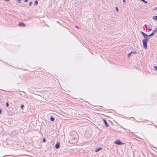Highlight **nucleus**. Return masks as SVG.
Here are the masks:
<instances>
[{
    "instance_id": "6",
    "label": "nucleus",
    "mask_w": 157,
    "mask_h": 157,
    "mask_svg": "<svg viewBox=\"0 0 157 157\" xmlns=\"http://www.w3.org/2000/svg\"><path fill=\"white\" fill-rule=\"evenodd\" d=\"M136 52H134V51H132L131 52H130V53H129L128 54V57H130V56L131 55L132 53H136Z\"/></svg>"
},
{
    "instance_id": "28",
    "label": "nucleus",
    "mask_w": 157,
    "mask_h": 157,
    "mask_svg": "<svg viewBox=\"0 0 157 157\" xmlns=\"http://www.w3.org/2000/svg\"><path fill=\"white\" fill-rule=\"evenodd\" d=\"M76 27H77V28H78V26H76Z\"/></svg>"
},
{
    "instance_id": "21",
    "label": "nucleus",
    "mask_w": 157,
    "mask_h": 157,
    "mask_svg": "<svg viewBox=\"0 0 157 157\" xmlns=\"http://www.w3.org/2000/svg\"><path fill=\"white\" fill-rule=\"evenodd\" d=\"M2 110L1 109H0V114H2Z\"/></svg>"
},
{
    "instance_id": "12",
    "label": "nucleus",
    "mask_w": 157,
    "mask_h": 157,
    "mask_svg": "<svg viewBox=\"0 0 157 157\" xmlns=\"http://www.w3.org/2000/svg\"><path fill=\"white\" fill-rule=\"evenodd\" d=\"M24 107V105L23 104H21V109H22Z\"/></svg>"
},
{
    "instance_id": "17",
    "label": "nucleus",
    "mask_w": 157,
    "mask_h": 157,
    "mask_svg": "<svg viewBox=\"0 0 157 157\" xmlns=\"http://www.w3.org/2000/svg\"><path fill=\"white\" fill-rule=\"evenodd\" d=\"M116 10L117 11H118V7H116Z\"/></svg>"
},
{
    "instance_id": "2",
    "label": "nucleus",
    "mask_w": 157,
    "mask_h": 157,
    "mask_svg": "<svg viewBox=\"0 0 157 157\" xmlns=\"http://www.w3.org/2000/svg\"><path fill=\"white\" fill-rule=\"evenodd\" d=\"M114 143L117 145H122L124 144V143H122L119 140H117L114 142Z\"/></svg>"
},
{
    "instance_id": "11",
    "label": "nucleus",
    "mask_w": 157,
    "mask_h": 157,
    "mask_svg": "<svg viewBox=\"0 0 157 157\" xmlns=\"http://www.w3.org/2000/svg\"><path fill=\"white\" fill-rule=\"evenodd\" d=\"M38 4V2L37 0H36L35 2L34 5L36 6Z\"/></svg>"
},
{
    "instance_id": "19",
    "label": "nucleus",
    "mask_w": 157,
    "mask_h": 157,
    "mask_svg": "<svg viewBox=\"0 0 157 157\" xmlns=\"http://www.w3.org/2000/svg\"><path fill=\"white\" fill-rule=\"evenodd\" d=\"M157 10V7H155L154 9H153V10Z\"/></svg>"
},
{
    "instance_id": "23",
    "label": "nucleus",
    "mask_w": 157,
    "mask_h": 157,
    "mask_svg": "<svg viewBox=\"0 0 157 157\" xmlns=\"http://www.w3.org/2000/svg\"><path fill=\"white\" fill-rule=\"evenodd\" d=\"M156 31V30H155H155H153V32H154V33H155V32Z\"/></svg>"
},
{
    "instance_id": "3",
    "label": "nucleus",
    "mask_w": 157,
    "mask_h": 157,
    "mask_svg": "<svg viewBox=\"0 0 157 157\" xmlns=\"http://www.w3.org/2000/svg\"><path fill=\"white\" fill-rule=\"evenodd\" d=\"M103 121L105 126L106 127H108L109 126V124L108 123L106 120L105 119H103Z\"/></svg>"
},
{
    "instance_id": "13",
    "label": "nucleus",
    "mask_w": 157,
    "mask_h": 157,
    "mask_svg": "<svg viewBox=\"0 0 157 157\" xmlns=\"http://www.w3.org/2000/svg\"><path fill=\"white\" fill-rule=\"evenodd\" d=\"M43 142L45 143L46 141V140L45 138H44L43 140Z\"/></svg>"
},
{
    "instance_id": "4",
    "label": "nucleus",
    "mask_w": 157,
    "mask_h": 157,
    "mask_svg": "<svg viewBox=\"0 0 157 157\" xmlns=\"http://www.w3.org/2000/svg\"><path fill=\"white\" fill-rule=\"evenodd\" d=\"M60 143L59 142H57L56 145H55V148L56 149H58L60 147Z\"/></svg>"
},
{
    "instance_id": "25",
    "label": "nucleus",
    "mask_w": 157,
    "mask_h": 157,
    "mask_svg": "<svg viewBox=\"0 0 157 157\" xmlns=\"http://www.w3.org/2000/svg\"><path fill=\"white\" fill-rule=\"evenodd\" d=\"M155 30H156V32L157 33V28H155Z\"/></svg>"
},
{
    "instance_id": "29",
    "label": "nucleus",
    "mask_w": 157,
    "mask_h": 157,
    "mask_svg": "<svg viewBox=\"0 0 157 157\" xmlns=\"http://www.w3.org/2000/svg\"><path fill=\"white\" fill-rule=\"evenodd\" d=\"M22 92L23 93H25L24 92H23V91H22Z\"/></svg>"
},
{
    "instance_id": "10",
    "label": "nucleus",
    "mask_w": 157,
    "mask_h": 157,
    "mask_svg": "<svg viewBox=\"0 0 157 157\" xmlns=\"http://www.w3.org/2000/svg\"><path fill=\"white\" fill-rule=\"evenodd\" d=\"M153 19L157 21V16L153 17Z\"/></svg>"
},
{
    "instance_id": "20",
    "label": "nucleus",
    "mask_w": 157,
    "mask_h": 157,
    "mask_svg": "<svg viewBox=\"0 0 157 157\" xmlns=\"http://www.w3.org/2000/svg\"><path fill=\"white\" fill-rule=\"evenodd\" d=\"M151 29H151V28H150V29H149L148 30V32H149L150 31H151Z\"/></svg>"
},
{
    "instance_id": "15",
    "label": "nucleus",
    "mask_w": 157,
    "mask_h": 157,
    "mask_svg": "<svg viewBox=\"0 0 157 157\" xmlns=\"http://www.w3.org/2000/svg\"><path fill=\"white\" fill-rule=\"evenodd\" d=\"M6 106L7 107H9V103L8 102H7L6 103Z\"/></svg>"
},
{
    "instance_id": "5",
    "label": "nucleus",
    "mask_w": 157,
    "mask_h": 157,
    "mask_svg": "<svg viewBox=\"0 0 157 157\" xmlns=\"http://www.w3.org/2000/svg\"><path fill=\"white\" fill-rule=\"evenodd\" d=\"M18 26H25V25L23 22H21L19 23Z\"/></svg>"
},
{
    "instance_id": "16",
    "label": "nucleus",
    "mask_w": 157,
    "mask_h": 157,
    "mask_svg": "<svg viewBox=\"0 0 157 157\" xmlns=\"http://www.w3.org/2000/svg\"><path fill=\"white\" fill-rule=\"evenodd\" d=\"M154 69H155L157 71V66H154Z\"/></svg>"
},
{
    "instance_id": "18",
    "label": "nucleus",
    "mask_w": 157,
    "mask_h": 157,
    "mask_svg": "<svg viewBox=\"0 0 157 157\" xmlns=\"http://www.w3.org/2000/svg\"><path fill=\"white\" fill-rule=\"evenodd\" d=\"M32 2H29V5L30 6H31V5L32 3Z\"/></svg>"
},
{
    "instance_id": "7",
    "label": "nucleus",
    "mask_w": 157,
    "mask_h": 157,
    "mask_svg": "<svg viewBox=\"0 0 157 157\" xmlns=\"http://www.w3.org/2000/svg\"><path fill=\"white\" fill-rule=\"evenodd\" d=\"M50 118V120L52 121H54L55 120V118L52 116H51Z\"/></svg>"
},
{
    "instance_id": "8",
    "label": "nucleus",
    "mask_w": 157,
    "mask_h": 157,
    "mask_svg": "<svg viewBox=\"0 0 157 157\" xmlns=\"http://www.w3.org/2000/svg\"><path fill=\"white\" fill-rule=\"evenodd\" d=\"M102 149V148H101V147H99L97 149H96L95 150V151L96 152H98V151L99 150H101V149Z\"/></svg>"
},
{
    "instance_id": "14",
    "label": "nucleus",
    "mask_w": 157,
    "mask_h": 157,
    "mask_svg": "<svg viewBox=\"0 0 157 157\" xmlns=\"http://www.w3.org/2000/svg\"><path fill=\"white\" fill-rule=\"evenodd\" d=\"M141 1H142L143 2L145 3H147V2L145 0H140Z\"/></svg>"
},
{
    "instance_id": "26",
    "label": "nucleus",
    "mask_w": 157,
    "mask_h": 157,
    "mask_svg": "<svg viewBox=\"0 0 157 157\" xmlns=\"http://www.w3.org/2000/svg\"><path fill=\"white\" fill-rule=\"evenodd\" d=\"M5 1H10V0H4Z\"/></svg>"
},
{
    "instance_id": "9",
    "label": "nucleus",
    "mask_w": 157,
    "mask_h": 157,
    "mask_svg": "<svg viewBox=\"0 0 157 157\" xmlns=\"http://www.w3.org/2000/svg\"><path fill=\"white\" fill-rule=\"evenodd\" d=\"M78 136H77L74 137L72 139L73 141L74 140H78Z\"/></svg>"
},
{
    "instance_id": "24",
    "label": "nucleus",
    "mask_w": 157,
    "mask_h": 157,
    "mask_svg": "<svg viewBox=\"0 0 157 157\" xmlns=\"http://www.w3.org/2000/svg\"><path fill=\"white\" fill-rule=\"evenodd\" d=\"M28 0H25L24 2H27L28 1Z\"/></svg>"
},
{
    "instance_id": "1",
    "label": "nucleus",
    "mask_w": 157,
    "mask_h": 157,
    "mask_svg": "<svg viewBox=\"0 0 157 157\" xmlns=\"http://www.w3.org/2000/svg\"><path fill=\"white\" fill-rule=\"evenodd\" d=\"M141 33L144 38V39L142 40L143 45L144 48L146 49L147 48V43L148 41L147 38L149 37H151L153 36L155 34L154 33V32H152L150 35H148L142 31L141 32Z\"/></svg>"
},
{
    "instance_id": "22",
    "label": "nucleus",
    "mask_w": 157,
    "mask_h": 157,
    "mask_svg": "<svg viewBox=\"0 0 157 157\" xmlns=\"http://www.w3.org/2000/svg\"><path fill=\"white\" fill-rule=\"evenodd\" d=\"M18 2V3H20L21 2V0H17Z\"/></svg>"
},
{
    "instance_id": "27",
    "label": "nucleus",
    "mask_w": 157,
    "mask_h": 157,
    "mask_svg": "<svg viewBox=\"0 0 157 157\" xmlns=\"http://www.w3.org/2000/svg\"><path fill=\"white\" fill-rule=\"evenodd\" d=\"M123 2H125V1H126V0H123Z\"/></svg>"
}]
</instances>
